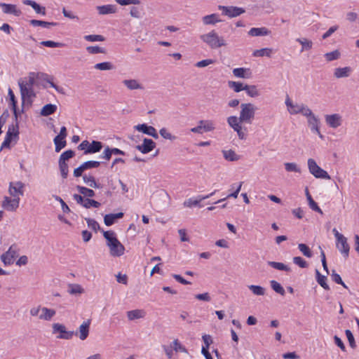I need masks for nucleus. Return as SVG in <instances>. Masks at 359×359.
<instances>
[{
	"label": "nucleus",
	"instance_id": "nucleus-38",
	"mask_svg": "<svg viewBox=\"0 0 359 359\" xmlns=\"http://www.w3.org/2000/svg\"><path fill=\"white\" fill-rule=\"evenodd\" d=\"M268 264L270 266L273 267V269H276L278 270L285 271H291L290 268L288 266H287L285 264L281 263V262L269 261V262H268Z\"/></svg>",
	"mask_w": 359,
	"mask_h": 359
},
{
	"label": "nucleus",
	"instance_id": "nucleus-5",
	"mask_svg": "<svg viewBox=\"0 0 359 359\" xmlns=\"http://www.w3.org/2000/svg\"><path fill=\"white\" fill-rule=\"evenodd\" d=\"M20 248L15 243L11 245L8 250L1 255V260L6 266L11 265L19 256Z\"/></svg>",
	"mask_w": 359,
	"mask_h": 359
},
{
	"label": "nucleus",
	"instance_id": "nucleus-8",
	"mask_svg": "<svg viewBox=\"0 0 359 359\" xmlns=\"http://www.w3.org/2000/svg\"><path fill=\"white\" fill-rule=\"evenodd\" d=\"M43 73L30 72L27 77L20 79L18 81H22L25 86L33 88L34 86L42 84L41 80L43 79Z\"/></svg>",
	"mask_w": 359,
	"mask_h": 359
},
{
	"label": "nucleus",
	"instance_id": "nucleus-52",
	"mask_svg": "<svg viewBox=\"0 0 359 359\" xmlns=\"http://www.w3.org/2000/svg\"><path fill=\"white\" fill-rule=\"evenodd\" d=\"M86 50L90 54L97 53H105V49L104 48L99 47L97 46H90L86 48Z\"/></svg>",
	"mask_w": 359,
	"mask_h": 359
},
{
	"label": "nucleus",
	"instance_id": "nucleus-10",
	"mask_svg": "<svg viewBox=\"0 0 359 359\" xmlns=\"http://www.w3.org/2000/svg\"><path fill=\"white\" fill-rule=\"evenodd\" d=\"M336 247L344 259H347L348 257L350 246L348 243L347 238L344 236L336 239Z\"/></svg>",
	"mask_w": 359,
	"mask_h": 359
},
{
	"label": "nucleus",
	"instance_id": "nucleus-18",
	"mask_svg": "<svg viewBox=\"0 0 359 359\" xmlns=\"http://www.w3.org/2000/svg\"><path fill=\"white\" fill-rule=\"evenodd\" d=\"M0 7L6 14H13L15 16H20L22 13L21 11L14 4L0 3Z\"/></svg>",
	"mask_w": 359,
	"mask_h": 359
},
{
	"label": "nucleus",
	"instance_id": "nucleus-14",
	"mask_svg": "<svg viewBox=\"0 0 359 359\" xmlns=\"http://www.w3.org/2000/svg\"><path fill=\"white\" fill-rule=\"evenodd\" d=\"M135 129L137 131L143 133L144 134L151 136L155 139L158 138V135L156 132V130L153 126H147L145 123H142L135 126Z\"/></svg>",
	"mask_w": 359,
	"mask_h": 359
},
{
	"label": "nucleus",
	"instance_id": "nucleus-3",
	"mask_svg": "<svg viewBox=\"0 0 359 359\" xmlns=\"http://www.w3.org/2000/svg\"><path fill=\"white\" fill-rule=\"evenodd\" d=\"M285 104L290 114H302L304 116H310L311 114V110L306 104H294L288 96L285 100Z\"/></svg>",
	"mask_w": 359,
	"mask_h": 359
},
{
	"label": "nucleus",
	"instance_id": "nucleus-37",
	"mask_svg": "<svg viewBox=\"0 0 359 359\" xmlns=\"http://www.w3.org/2000/svg\"><path fill=\"white\" fill-rule=\"evenodd\" d=\"M76 189L81 194L83 195L84 197H87V198L93 197L95 195V191L93 189L85 187L78 185L76 187Z\"/></svg>",
	"mask_w": 359,
	"mask_h": 359
},
{
	"label": "nucleus",
	"instance_id": "nucleus-1",
	"mask_svg": "<svg viewBox=\"0 0 359 359\" xmlns=\"http://www.w3.org/2000/svg\"><path fill=\"white\" fill-rule=\"evenodd\" d=\"M103 236L107 240V245L109 248L110 255L113 257H120L123 255L125 248L116 237L113 231H103Z\"/></svg>",
	"mask_w": 359,
	"mask_h": 359
},
{
	"label": "nucleus",
	"instance_id": "nucleus-60",
	"mask_svg": "<svg viewBox=\"0 0 359 359\" xmlns=\"http://www.w3.org/2000/svg\"><path fill=\"white\" fill-rule=\"evenodd\" d=\"M85 219L89 228H91L95 231H97L100 229V225L95 219L90 218H86Z\"/></svg>",
	"mask_w": 359,
	"mask_h": 359
},
{
	"label": "nucleus",
	"instance_id": "nucleus-53",
	"mask_svg": "<svg viewBox=\"0 0 359 359\" xmlns=\"http://www.w3.org/2000/svg\"><path fill=\"white\" fill-rule=\"evenodd\" d=\"M170 345L172 346L173 350L176 352H187L186 348L180 343L178 339H175Z\"/></svg>",
	"mask_w": 359,
	"mask_h": 359
},
{
	"label": "nucleus",
	"instance_id": "nucleus-30",
	"mask_svg": "<svg viewBox=\"0 0 359 359\" xmlns=\"http://www.w3.org/2000/svg\"><path fill=\"white\" fill-rule=\"evenodd\" d=\"M233 74L236 77L248 79L250 77V72L249 69L243 67L235 68L233 70Z\"/></svg>",
	"mask_w": 359,
	"mask_h": 359
},
{
	"label": "nucleus",
	"instance_id": "nucleus-15",
	"mask_svg": "<svg viewBox=\"0 0 359 359\" xmlns=\"http://www.w3.org/2000/svg\"><path fill=\"white\" fill-rule=\"evenodd\" d=\"M308 118V124L311 131L316 133L319 137L323 139V135L320 133L319 129V119L311 111L310 116H306Z\"/></svg>",
	"mask_w": 359,
	"mask_h": 359
},
{
	"label": "nucleus",
	"instance_id": "nucleus-22",
	"mask_svg": "<svg viewBox=\"0 0 359 359\" xmlns=\"http://www.w3.org/2000/svg\"><path fill=\"white\" fill-rule=\"evenodd\" d=\"M352 72L350 67H338L334 69V76L337 79L348 77Z\"/></svg>",
	"mask_w": 359,
	"mask_h": 359
},
{
	"label": "nucleus",
	"instance_id": "nucleus-21",
	"mask_svg": "<svg viewBox=\"0 0 359 359\" xmlns=\"http://www.w3.org/2000/svg\"><path fill=\"white\" fill-rule=\"evenodd\" d=\"M90 320L83 322L79 327V337L80 339L85 340L89 334V328H90ZM76 335H78V332L75 333Z\"/></svg>",
	"mask_w": 359,
	"mask_h": 359
},
{
	"label": "nucleus",
	"instance_id": "nucleus-29",
	"mask_svg": "<svg viewBox=\"0 0 359 359\" xmlns=\"http://www.w3.org/2000/svg\"><path fill=\"white\" fill-rule=\"evenodd\" d=\"M203 23L205 25H215L217 22H221L219 15L216 13L205 15L202 18Z\"/></svg>",
	"mask_w": 359,
	"mask_h": 359
},
{
	"label": "nucleus",
	"instance_id": "nucleus-45",
	"mask_svg": "<svg viewBox=\"0 0 359 359\" xmlns=\"http://www.w3.org/2000/svg\"><path fill=\"white\" fill-rule=\"evenodd\" d=\"M248 288L252 292L257 296H263L265 294V288L259 285H250Z\"/></svg>",
	"mask_w": 359,
	"mask_h": 359
},
{
	"label": "nucleus",
	"instance_id": "nucleus-51",
	"mask_svg": "<svg viewBox=\"0 0 359 359\" xmlns=\"http://www.w3.org/2000/svg\"><path fill=\"white\" fill-rule=\"evenodd\" d=\"M75 155V152L71 149L67 150L65 152H63L60 156L59 161L61 162H66V161H68L69 158H72Z\"/></svg>",
	"mask_w": 359,
	"mask_h": 359
},
{
	"label": "nucleus",
	"instance_id": "nucleus-62",
	"mask_svg": "<svg viewBox=\"0 0 359 359\" xmlns=\"http://www.w3.org/2000/svg\"><path fill=\"white\" fill-rule=\"evenodd\" d=\"M345 334L346 335V337L348 341L350 346L353 348H355L356 345H355V339H354V337H353L352 332H351V330H346L345 331Z\"/></svg>",
	"mask_w": 359,
	"mask_h": 359
},
{
	"label": "nucleus",
	"instance_id": "nucleus-33",
	"mask_svg": "<svg viewBox=\"0 0 359 359\" xmlns=\"http://www.w3.org/2000/svg\"><path fill=\"white\" fill-rule=\"evenodd\" d=\"M22 3L25 5L30 6L33 8V9L36 11V13H41L45 15V8L41 7L39 4H38L34 1L32 0H23Z\"/></svg>",
	"mask_w": 359,
	"mask_h": 359
},
{
	"label": "nucleus",
	"instance_id": "nucleus-47",
	"mask_svg": "<svg viewBox=\"0 0 359 359\" xmlns=\"http://www.w3.org/2000/svg\"><path fill=\"white\" fill-rule=\"evenodd\" d=\"M341 53L338 50H333L330 53H327L325 54V57L327 61L331 62L332 60H337L340 57Z\"/></svg>",
	"mask_w": 359,
	"mask_h": 359
},
{
	"label": "nucleus",
	"instance_id": "nucleus-49",
	"mask_svg": "<svg viewBox=\"0 0 359 359\" xmlns=\"http://www.w3.org/2000/svg\"><path fill=\"white\" fill-rule=\"evenodd\" d=\"M59 102L58 100H55V102L54 104H46V116H48L53 114H54L58 107Z\"/></svg>",
	"mask_w": 359,
	"mask_h": 359
},
{
	"label": "nucleus",
	"instance_id": "nucleus-19",
	"mask_svg": "<svg viewBox=\"0 0 359 359\" xmlns=\"http://www.w3.org/2000/svg\"><path fill=\"white\" fill-rule=\"evenodd\" d=\"M215 192H216V191H214L213 192H212L210 194L206 195V196H198V198L196 200H193L192 198H189L188 200H187L184 202L183 205H184V206L188 207V208H191L192 206L198 205L201 201H203L205 199L210 198V196H213Z\"/></svg>",
	"mask_w": 359,
	"mask_h": 359
},
{
	"label": "nucleus",
	"instance_id": "nucleus-28",
	"mask_svg": "<svg viewBox=\"0 0 359 359\" xmlns=\"http://www.w3.org/2000/svg\"><path fill=\"white\" fill-rule=\"evenodd\" d=\"M248 34L252 36H267L270 31L266 27H253L250 29Z\"/></svg>",
	"mask_w": 359,
	"mask_h": 359
},
{
	"label": "nucleus",
	"instance_id": "nucleus-43",
	"mask_svg": "<svg viewBox=\"0 0 359 359\" xmlns=\"http://www.w3.org/2000/svg\"><path fill=\"white\" fill-rule=\"evenodd\" d=\"M245 90L247 94L251 97H255L259 95V93L256 87V86H248L245 85Z\"/></svg>",
	"mask_w": 359,
	"mask_h": 359
},
{
	"label": "nucleus",
	"instance_id": "nucleus-2",
	"mask_svg": "<svg viewBox=\"0 0 359 359\" xmlns=\"http://www.w3.org/2000/svg\"><path fill=\"white\" fill-rule=\"evenodd\" d=\"M200 39L212 49H217L226 46L224 39L222 36H219L215 30L201 34Z\"/></svg>",
	"mask_w": 359,
	"mask_h": 359
},
{
	"label": "nucleus",
	"instance_id": "nucleus-26",
	"mask_svg": "<svg viewBox=\"0 0 359 359\" xmlns=\"http://www.w3.org/2000/svg\"><path fill=\"white\" fill-rule=\"evenodd\" d=\"M145 315L146 312L142 309H135L127 312V317L130 320L142 318Z\"/></svg>",
	"mask_w": 359,
	"mask_h": 359
},
{
	"label": "nucleus",
	"instance_id": "nucleus-11",
	"mask_svg": "<svg viewBox=\"0 0 359 359\" xmlns=\"http://www.w3.org/2000/svg\"><path fill=\"white\" fill-rule=\"evenodd\" d=\"M18 85L20 90L22 104L25 101L31 102L32 97L35 96L32 88L25 86L22 81H18Z\"/></svg>",
	"mask_w": 359,
	"mask_h": 359
},
{
	"label": "nucleus",
	"instance_id": "nucleus-32",
	"mask_svg": "<svg viewBox=\"0 0 359 359\" xmlns=\"http://www.w3.org/2000/svg\"><path fill=\"white\" fill-rule=\"evenodd\" d=\"M8 96L10 97L11 104L12 107V109L13 111V114L15 116V119L17 120L18 117V111L17 107V100L15 99V95L13 92V90L9 88L8 89Z\"/></svg>",
	"mask_w": 359,
	"mask_h": 359
},
{
	"label": "nucleus",
	"instance_id": "nucleus-36",
	"mask_svg": "<svg viewBox=\"0 0 359 359\" xmlns=\"http://www.w3.org/2000/svg\"><path fill=\"white\" fill-rule=\"evenodd\" d=\"M272 53H273V50L271 48H262L259 50H255L253 52L252 55L254 57L266 56L268 57H270L271 56Z\"/></svg>",
	"mask_w": 359,
	"mask_h": 359
},
{
	"label": "nucleus",
	"instance_id": "nucleus-40",
	"mask_svg": "<svg viewBox=\"0 0 359 359\" xmlns=\"http://www.w3.org/2000/svg\"><path fill=\"white\" fill-rule=\"evenodd\" d=\"M53 141L55 146L56 152L60 151L61 149H63L67 144L65 139H62V137H60L58 135L55 136Z\"/></svg>",
	"mask_w": 359,
	"mask_h": 359
},
{
	"label": "nucleus",
	"instance_id": "nucleus-50",
	"mask_svg": "<svg viewBox=\"0 0 359 359\" xmlns=\"http://www.w3.org/2000/svg\"><path fill=\"white\" fill-rule=\"evenodd\" d=\"M84 39L87 41L95 42V41H104L105 38L100 34H90L84 36Z\"/></svg>",
	"mask_w": 359,
	"mask_h": 359
},
{
	"label": "nucleus",
	"instance_id": "nucleus-35",
	"mask_svg": "<svg viewBox=\"0 0 359 359\" xmlns=\"http://www.w3.org/2000/svg\"><path fill=\"white\" fill-rule=\"evenodd\" d=\"M316 275L318 283L325 290H329L330 287L326 283L327 277L325 276L321 275L320 273L317 269L316 270Z\"/></svg>",
	"mask_w": 359,
	"mask_h": 359
},
{
	"label": "nucleus",
	"instance_id": "nucleus-27",
	"mask_svg": "<svg viewBox=\"0 0 359 359\" xmlns=\"http://www.w3.org/2000/svg\"><path fill=\"white\" fill-rule=\"evenodd\" d=\"M102 148V143L101 142L93 140L90 144L89 143V147H88L87 151H84V154H95L99 152Z\"/></svg>",
	"mask_w": 359,
	"mask_h": 359
},
{
	"label": "nucleus",
	"instance_id": "nucleus-6",
	"mask_svg": "<svg viewBox=\"0 0 359 359\" xmlns=\"http://www.w3.org/2000/svg\"><path fill=\"white\" fill-rule=\"evenodd\" d=\"M307 164L310 173L313 175L316 178L330 180L331 177L327 172L318 166L313 158H309Z\"/></svg>",
	"mask_w": 359,
	"mask_h": 359
},
{
	"label": "nucleus",
	"instance_id": "nucleus-20",
	"mask_svg": "<svg viewBox=\"0 0 359 359\" xmlns=\"http://www.w3.org/2000/svg\"><path fill=\"white\" fill-rule=\"evenodd\" d=\"M243 182H241L239 184H232L231 185V191H233L232 193L229 194L226 198L219 199L215 203V204H218L221 203L222 201H225L227 198H236L238 197V193L241 191V189L243 185Z\"/></svg>",
	"mask_w": 359,
	"mask_h": 359
},
{
	"label": "nucleus",
	"instance_id": "nucleus-16",
	"mask_svg": "<svg viewBox=\"0 0 359 359\" xmlns=\"http://www.w3.org/2000/svg\"><path fill=\"white\" fill-rule=\"evenodd\" d=\"M156 147V143L151 140L144 138L142 144L137 145L136 149L142 154H148Z\"/></svg>",
	"mask_w": 359,
	"mask_h": 359
},
{
	"label": "nucleus",
	"instance_id": "nucleus-7",
	"mask_svg": "<svg viewBox=\"0 0 359 359\" xmlns=\"http://www.w3.org/2000/svg\"><path fill=\"white\" fill-rule=\"evenodd\" d=\"M16 123L15 125L12 124L8 126V131L4 139V141L1 144L0 151L4 148H9L12 140L14 138H18L19 135V126L18 119L15 120Z\"/></svg>",
	"mask_w": 359,
	"mask_h": 359
},
{
	"label": "nucleus",
	"instance_id": "nucleus-63",
	"mask_svg": "<svg viewBox=\"0 0 359 359\" xmlns=\"http://www.w3.org/2000/svg\"><path fill=\"white\" fill-rule=\"evenodd\" d=\"M293 262L301 268H306L308 266L307 262L301 257H293Z\"/></svg>",
	"mask_w": 359,
	"mask_h": 359
},
{
	"label": "nucleus",
	"instance_id": "nucleus-58",
	"mask_svg": "<svg viewBox=\"0 0 359 359\" xmlns=\"http://www.w3.org/2000/svg\"><path fill=\"white\" fill-rule=\"evenodd\" d=\"M159 133L164 139L169 140H176V137L172 135L170 133H169L168 131V130L165 128H161L159 130Z\"/></svg>",
	"mask_w": 359,
	"mask_h": 359
},
{
	"label": "nucleus",
	"instance_id": "nucleus-56",
	"mask_svg": "<svg viewBox=\"0 0 359 359\" xmlns=\"http://www.w3.org/2000/svg\"><path fill=\"white\" fill-rule=\"evenodd\" d=\"M100 205V203L90 198H86L85 204H83V207L86 208H90L91 207L99 208Z\"/></svg>",
	"mask_w": 359,
	"mask_h": 359
},
{
	"label": "nucleus",
	"instance_id": "nucleus-39",
	"mask_svg": "<svg viewBox=\"0 0 359 359\" xmlns=\"http://www.w3.org/2000/svg\"><path fill=\"white\" fill-rule=\"evenodd\" d=\"M285 169L287 172L301 173L302 169L296 163H285Z\"/></svg>",
	"mask_w": 359,
	"mask_h": 359
},
{
	"label": "nucleus",
	"instance_id": "nucleus-34",
	"mask_svg": "<svg viewBox=\"0 0 359 359\" xmlns=\"http://www.w3.org/2000/svg\"><path fill=\"white\" fill-rule=\"evenodd\" d=\"M198 124L201 125L203 132H210L215 128V123L210 120H201L198 121Z\"/></svg>",
	"mask_w": 359,
	"mask_h": 359
},
{
	"label": "nucleus",
	"instance_id": "nucleus-46",
	"mask_svg": "<svg viewBox=\"0 0 359 359\" xmlns=\"http://www.w3.org/2000/svg\"><path fill=\"white\" fill-rule=\"evenodd\" d=\"M227 123L233 129L236 127H238L241 123H243V121H241L240 120V116L237 117L236 116H231L227 118Z\"/></svg>",
	"mask_w": 359,
	"mask_h": 359
},
{
	"label": "nucleus",
	"instance_id": "nucleus-41",
	"mask_svg": "<svg viewBox=\"0 0 359 359\" xmlns=\"http://www.w3.org/2000/svg\"><path fill=\"white\" fill-rule=\"evenodd\" d=\"M270 285L271 288L278 294L284 296L285 294L284 288L282 287V285L278 283L276 280H271Z\"/></svg>",
	"mask_w": 359,
	"mask_h": 359
},
{
	"label": "nucleus",
	"instance_id": "nucleus-64",
	"mask_svg": "<svg viewBox=\"0 0 359 359\" xmlns=\"http://www.w3.org/2000/svg\"><path fill=\"white\" fill-rule=\"evenodd\" d=\"M41 311V313L39 315L40 318H45V308H42L40 309L39 308H32L30 310V314L33 316H36L39 315V312Z\"/></svg>",
	"mask_w": 359,
	"mask_h": 359
},
{
	"label": "nucleus",
	"instance_id": "nucleus-31",
	"mask_svg": "<svg viewBox=\"0 0 359 359\" xmlns=\"http://www.w3.org/2000/svg\"><path fill=\"white\" fill-rule=\"evenodd\" d=\"M224 158L229 161H237L241 158V156L238 155L233 150H222Z\"/></svg>",
	"mask_w": 359,
	"mask_h": 359
},
{
	"label": "nucleus",
	"instance_id": "nucleus-61",
	"mask_svg": "<svg viewBox=\"0 0 359 359\" xmlns=\"http://www.w3.org/2000/svg\"><path fill=\"white\" fill-rule=\"evenodd\" d=\"M86 170L98 168L100 165V161H88L83 163Z\"/></svg>",
	"mask_w": 359,
	"mask_h": 359
},
{
	"label": "nucleus",
	"instance_id": "nucleus-55",
	"mask_svg": "<svg viewBox=\"0 0 359 359\" xmlns=\"http://www.w3.org/2000/svg\"><path fill=\"white\" fill-rule=\"evenodd\" d=\"M298 248L304 256L309 258L312 257V252L310 248L306 244L299 243L298 245Z\"/></svg>",
	"mask_w": 359,
	"mask_h": 359
},
{
	"label": "nucleus",
	"instance_id": "nucleus-13",
	"mask_svg": "<svg viewBox=\"0 0 359 359\" xmlns=\"http://www.w3.org/2000/svg\"><path fill=\"white\" fill-rule=\"evenodd\" d=\"M24 184L21 182H10L9 184V194L15 198L19 197V196H22L24 194Z\"/></svg>",
	"mask_w": 359,
	"mask_h": 359
},
{
	"label": "nucleus",
	"instance_id": "nucleus-44",
	"mask_svg": "<svg viewBox=\"0 0 359 359\" xmlns=\"http://www.w3.org/2000/svg\"><path fill=\"white\" fill-rule=\"evenodd\" d=\"M228 86L236 93L245 90V85L241 82L230 81L228 82Z\"/></svg>",
	"mask_w": 359,
	"mask_h": 359
},
{
	"label": "nucleus",
	"instance_id": "nucleus-48",
	"mask_svg": "<svg viewBox=\"0 0 359 359\" xmlns=\"http://www.w3.org/2000/svg\"><path fill=\"white\" fill-rule=\"evenodd\" d=\"M233 130L237 133L238 137L240 140H245L247 137V128H243L241 124L238 127L233 128Z\"/></svg>",
	"mask_w": 359,
	"mask_h": 359
},
{
	"label": "nucleus",
	"instance_id": "nucleus-17",
	"mask_svg": "<svg viewBox=\"0 0 359 359\" xmlns=\"http://www.w3.org/2000/svg\"><path fill=\"white\" fill-rule=\"evenodd\" d=\"M325 119L326 123L332 128H337L341 125V116L338 114L326 115Z\"/></svg>",
	"mask_w": 359,
	"mask_h": 359
},
{
	"label": "nucleus",
	"instance_id": "nucleus-59",
	"mask_svg": "<svg viewBox=\"0 0 359 359\" xmlns=\"http://www.w3.org/2000/svg\"><path fill=\"white\" fill-rule=\"evenodd\" d=\"M202 339L204 343V346L202 347V348L208 350L210 345L213 343L212 337L210 334H203L202 336Z\"/></svg>",
	"mask_w": 359,
	"mask_h": 359
},
{
	"label": "nucleus",
	"instance_id": "nucleus-57",
	"mask_svg": "<svg viewBox=\"0 0 359 359\" xmlns=\"http://www.w3.org/2000/svg\"><path fill=\"white\" fill-rule=\"evenodd\" d=\"M46 83H48L50 86L55 88L58 93L65 94L64 89L54 83L53 77L46 76Z\"/></svg>",
	"mask_w": 359,
	"mask_h": 359
},
{
	"label": "nucleus",
	"instance_id": "nucleus-24",
	"mask_svg": "<svg viewBox=\"0 0 359 359\" xmlns=\"http://www.w3.org/2000/svg\"><path fill=\"white\" fill-rule=\"evenodd\" d=\"M124 86L129 90H142L144 87L136 79H125L123 81Z\"/></svg>",
	"mask_w": 359,
	"mask_h": 359
},
{
	"label": "nucleus",
	"instance_id": "nucleus-54",
	"mask_svg": "<svg viewBox=\"0 0 359 359\" xmlns=\"http://www.w3.org/2000/svg\"><path fill=\"white\" fill-rule=\"evenodd\" d=\"M59 167L62 178L65 179L68 176L69 167L66 162L59 161Z\"/></svg>",
	"mask_w": 359,
	"mask_h": 359
},
{
	"label": "nucleus",
	"instance_id": "nucleus-23",
	"mask_svg": "<svg viewBox=\"0 0 359 359\" xmlns=\"http://www.w3.org/2000/svg\"><path fill=\"white\" fill-rule=\"evenodd\" d=\"M100 15L112 14L116 12V7L115 5L107 4L104 6H98L96 7Z\"/></svg>",
	"mask_w": 359,
	"mask_h": 359
},
{
	"label": "nucleus",
	"instance_id": "nucleus-12",
	"mask_svg": "<svg viewBox=\"0 0 359 359\" xmlns=\"http://www.w3.org/2000/svg\"><path fill=\"white\" fill-rule=\"evenodd\" d=\"M20 198H11L5 196L2 202V207L8 211H15L19 207Z\"/></svg>",
	"mask_w": 359,
	"mask_h": 359
},
{
	"label": "nucleus",
	"instance_id": "nucleus-42",
	"mask_svg": "<svg viewBox=\"0 0 359 359\" xmlns=\"http://www.w3.org/2000/svg\"><path fill=\"white\" fill-rule=\"evenodd\" d=\"M94 68L99 70L106 71L114 69V66L110 62H104L96 64L94 66Z\"/></svg>",
	"mask_w": 359,
	"mask_h": 359
},
{
	"label": "nucleus",
	"instance_id": "nucleus-9",
	"mask_svg": "<svg viewBox=\"0 0 359 359\" xmlns=\"http://www.w3.org/2000/svg\"><path fill=\"white\" fill-rule=\"evenodd\" d=\"M218 8L222 11L223 15H226L230 18L238 17L245 12L244 8L233 6H219Z\"/></svg>",
	"mask_w": 359,
	"mask_h": 359
},
{
	"label": "nucleus",
	"instance_id": "nucleus-4",
	"mask_svg": "<svg viewBox=\"0 0 359 359\" xmlns=\"http://www.w3.org/2000/svg\"><path fill=\"white\" fill-rule=\"evenodd\" d=\"M240 120L243 123L250 124L255 118L257 108L253 104L243 103L241 104Z\"/></svg>",
	"mask_w": 359,
	"mask_h": 359
},
{
	"label": "nucleus",
	"instance_id": "nucleus-25",
	"mask_svg": "<svg viewBox=\"0 0 359 359\" xmlns=\"http://www.w3.org/2000/svg\"><path fill=\"white\" fill-rule=\"evenodd\" d=\"M123 217V212H118L116 214H107L104 217V222L106 226H111L116 222V219H121Z\"/></svg>",
	"mask_w": 359,
	"mask_h": 359
}]
</instances>
